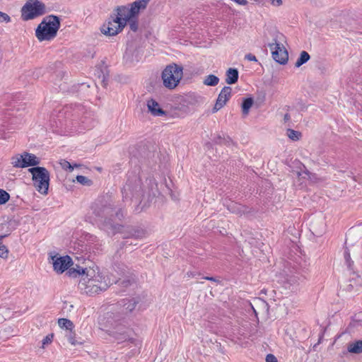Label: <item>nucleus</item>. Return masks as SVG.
I'll list each match as a JSON object with an SVG mask.
<instances>
[{"label": "nucleus", "instance_id": "09e8293b", "mask_svg": "<svg viewBox=\"0 0 362 362\" xmlns=\"http://www.w3.org/2000/svg\"><path fill=\"white\" fill-rule=\"evenodd\" d=\"M74 166V168H78L80 166V165H77V164H74V165H72Z\"/></svg>", "mask_w": 362, "mask_h": 362}, {"label": "nucleus", "instance_id": "393cba45", "mask_svg": "<svg viewBox=\"0 0 362 362\" xmlns=\"http://www.w3.org/2000/svg\"><path fill=\"white\" fill-rule=\"evenodd\" d=\"M309 59H310L309 54L305 51H303L300 52V57L297 59V61L295 64V66L300 67L303 64L306 63Z\"/></svg>", "mask_w": 362, "mask_h": 362}, {"label": "nucleus", "instance_id": "5701e85b", "mask_svg": "<svg viewBox=\"0 0 362 362\" xmlns=\"http://www.w3.org/2000/svg\"><path fill=\"white\" fill-rule=\"evenodd\" d=\"M65 337L69 342L73 346L81 345L83 344L82 341H79L76 339V333L73 331V329L66 332Z\"/></svg>", "mask_w": 362, "mask_h": 362}, {"label": "nucleus", "instance_id": "8fccbe9b", "mask_svg": "<svg viewBox=\"0 0 362 362\" xmlns=\"http://www.w3.org/2000/svg\"><path fill=\"white\" fill-rule=\"evenodd\" d=\"M187 275H188L189 276H193V274H192V273H190V274H189V273H187Z\"/></svg>", "mask_w": 362, "mask_h": 362}, {"label": "nucleus", "instance_id": "dca6fc26", "mask_svg": "<svg viewBox=\"0 0 362 362\" xmlns=\"http://www.w3.org/2000/svg\"><path fill=\"white\" fill-rule=\"evenodd\" d=\"M139 300L136 298H132L128 300L127 302H124L122 308L119 310V311L122 312L124 313V316L133 311Z\"/></svg>", "mask_w": 362, "mask_h": 362}, {"label": "nucleus", "instance_id": "423d86ee", "mask_svg": "<svg viewBox=\"0 0 362 362\" xmlns=\"http://www.w3.org/2000/svg\"><path fill=\"white\" fill-rule=\"evenodd\" d=\"M183 76L181 66L172 64L165 67L162 73V79L165 87L174 89L177 86Z\"/></svg>", "mask_w": 362, "mask_h": 362}, {"label": "nucleus", "instance_id": "f257e3e1", "mask_svg": "<svg viewBox=\"0 0 362 362\" xmlns=\"http://www.w3.org/2000/svg\"><path fill=\"white\" fill-rule=\"evenodd\" d=\"M117 275L109 274L106 271H101L98 267L83 268H71L66 274L71 277L79 278L78 289L81 293L92 296L107 291L113 284L118 282L121 277L127 276L126 269L118 267Z\"/></svg>", "mask_w": 362, "mask_h": 362}, {"label": "nucleus", "instance_id": "a18cd8bd", "mask_svg": "<svg viewBox=\"0 0 362 362\" xmlns=\"http://www.w3.org/2000/svg\"><path fill=\"white\" fill-rule=\"evenodd\" d=\"M122 284H124V286H127V285L130 284V280L129 279L127 281L123 280L122 281Z\"/></svg>", "mask_w": 362, "mask_h": 362}, {"label": "nucleus", "instance_id": "a19ab883", "mask_svg": "<svg viewBox=\"0 0 362 362\" xmlns=\"http://www.w3.org/2000/svg\"><path fill=\"white\" fill-rule=\"evenodd\" d=\"M282 4L281 0H272V4L274 6H279Z\"/></svg>", "mask_w": 362, "mask_h": 362}, {"label": "nucleus", "instance_id": "4468645a", "mask_svg": "<svg viewBox=\"0 0 362 362\" xmlns=\"http://www.w3.org/2000/svg\"><path fill=\"white\" fill-rule=\"evenodd\" d=\"M148 111L154 117L165 116L166 112L160 106L159 103L153 99H149L146 102Z\"/></svg>", "mask_w": 362, "mask_h": 362}, {"label": "nucleus", "instance_id": "c85d7f7f", "mask_svg": "<svg viewBox=\"0 0 362 362\" xmlns=\"http://www.w3.org/2000/svg\"><path fill=\"white\" fill-rule=\"evenodd\" d=\"M10 199L9 194L5 190L0 189V205L6 204Z\"/></svg>", "mask_w": 362, "mask_h": 362}, {"label": "nucleus", "instance_id": "4c0bfd02", "mask_svg": "<svg viewBox=\"0 0 362 362\" xmlns=\"http://www.w3.org/2000/svg\"><path fill=\"white\" fill-rule=\"evenodd\" d=\"M245 58L248 61L257 62V59L256 57L252 54H247L245 55Z\"/></svg>", "mask_w": 362, "mask_h": 362}, {"label": "nucleus", "instance_id": "ddd939ff", "mask_svg": "<svg viewBox=\"0 0 362 362\" xmlns=\"http://www.w3.org/2000/svg\"><path fill=\"white\" fill-rule=\"evenodd\" d=\"M250 304L256 315L259 313L268 314L269 305L265 300L261 298H255L253 302Z\"/></svg>", "mask_w": 362, "mask_h": 362}, {"label": "nucleus", "instance_id": "6ab92c4d", "mask_svg": "<svg viewBox=\"0 0 362 362\" xmlns=\"http://www.w3.org/2000/svg\"><path fill=\"white\" fill-rule=\"evenodd\" d=\"M25 159H23V153L17 154L11 158V164L14 168H25Z\"/></svg>", "mask_w": 362, "mask_h": 362}, {"label": "nucleus", "instance_id": "9d476101", "mask_svg": "<svg viewBox=\"0 0 362 362\" xmlns=\"http://www.w3.org/2000/svg\"><path fill=\"white\" fill-rule=\"evenodd\" d=\"M269 47L272 58L276 62L281 64H285L288 59V54L284 46H274L272 45H268Z\"/></svg>", "mask_w": 362, "mask_h": 362}, {"label": "nucleus", "instance_id": "39448f33", "mask_svg": "<svg viewBox=\"0 0 362 362\" xmlns=\"http://www.w3.org/2000/svg\"><path fill=\"white\" fill-rule=\"evenodd\" d=\"M32 175L33 185L38 192L47 194L49 185V173L43 167H33L28 169Z\"/></svg>", "mask_w": 362, "mask_h": 362}, {"label": "nucleus", "instance_id": "6e6552de", "mask_svg": "<svg viewBox=\"0 0 362 362\" xmlns=\"http://www.w3.org/2000/svg\"><path fill=\"white\" fill-rule=\"evenodd\" d=\"M60 24H39L35 35L40 41L53 39L59 29Z\"/></svg>", "mask_w": 362, "mask_h": 362}, {"label": "nucleus", "instance_id": "7ed1b4c3", "mask_svg": "<svg viewBox=\"0 0 362 362\" xmlns=\"http://www.w3.org/2000/svg\"><path fill=\"white\" fill-rule=\"evenodd\" d=\"M150 0H136L132 4L117 6L113 10V23L134 22L140 12L147 6Z\"/></svg>", "mask_w": 362, "mask_h": 362}, {"label": "nucleus", "instance_id": "f3484780", "mask_svg": "<svg viewBox=\"0 0 362 362\" xmlns=\"http://www.w3.org/2000/svg\"><path fill=\"white\" fill-rule=\"evenodd\" d=\"M272 42L271 43H269L268 45H272L274 46H279V47H281V46H284V43L286 42V36L277 31V30H275L272 33Z\"/></svg>", "mask_w": 362, "mask_h": 362}, {"label": "nucleus", "instance_id": "f704fd0d", "mask_svg": "<svg viewBox=\"0 0 362 362\" xmlns=\"http://www.w3.org/2000/svg\"><path fill=\"white\" fill-rule=\"evenodd\" d=\"M266 362H278V361L274 355L269 354L266 356Z\"/></svg>", "mask_w": 362, "mask_h": 362}, {"label": "nucleus", "instance_id": "0eeeda50", "mask_svg": "<svg viewBox=\"0 0 362 362\" xmlns=\"http://www.w3.org/2000/svg\"><path fill=\"white\" fill-rule=\"evenodd\" d=\"M45 5L38 0H28L21 8L23 21H30L45 13Z\"/></svg>", "mask_w": 362, "mask_h": 362}, {"label": "nucleus", "instance_id": "c03bdc74", "mask_svg": "<svg viewBox=\"0 0 362 362\" xmlns=\"http://www.w3.org/2000/svg\"><path fill=\"white\" fill-rule=\"evenodd\" d=\"M235 1L240 5H245L247 4L246 0H235Z\"/></svg>", "mask_w": 362, "mask_h": 362}, {"label": "nucleus", "instance_id": "ea45409f", "mask_svg": "<svg viewBox=\"0 0 362 362\" xmlns=\"http://www.w3.org/2000/svg\"><path fill=\"white\" fill-rule=\"evenodd\" d=\"M326 230H327V223H326V222H325L322 224V228H321V232H322V234H324V233H326Z\"/></svg>", "mask_w": 362, "mask_h": 362}, {"label": "nucleus", "instance_id": "a878e982", "mask_svg": "<svg viewBox=\"0 0 362 362\" xmlns=\"http://www.w3.org/2000/svg\"><path fill=\"white\" fill-rule=\"evenodd\" d=\"M64 20L62 16L50 15L44 18L41 23H60V21H64Z\"/></svg>", "mask_w": 362, "mask_h": 362}, {"label": "nucleus", "instance_id": "473e14b6", "mask_svg": "<svg viewBox=\"0 0 362 362\" xmlns=\"http://www.w3.org/2000/svg\"><path fill=\"white\" fill-rule=\"evenodd\" d=\"M133 191V189H132V187L129 184H126L124 186V188H123V194H124V196L127 197L129 196V193H132Z\"/></svg>", "mask_w": 362, "mask_h": 362}, {"label": "nucleus", "instance_id": "20e7f679", "mask_svg": "<svg viewBox=\"0 0 362 362\" xmlns=\"http://www.w3.org/2000/svg\"><path fill=\"white\" fill-rule=\"evenodd\" d=\"M98 216L104 218L105 226L107 229H111L112 233L120 231L122 225L117 221H120L124 215L122 209L115 204L109 203L103 206L98 212Z\"/></svg>", "mask_w": 362, "mask_h": 362}, {"label": "nucleus", "instance_id": "f03ea898", "mask_svg": "<svg viewBox=\"0 0 362 362\" xmlns=\"http://www.w3.org/2000/svg\"><path fill=\"white\" fill-rule=\"evenodd\" d=\"M124 313L119 309H112L100 318L99 324L102 329L112 336L118 342H122L129 339V329L127 328L123 322Z\"/></svg>", "mask_w": 362, "mask_h": 362}, {"label": "nucleus", "instance_id": "4be33fe9", "mask_svg": "<svg viewBox=\"0 0 362 362\" xmlns=\"http://www.w3.org/2000/svg\"><path fill=\"white\" fill-rule=\"evenodd\" d=\"M219 82V78L214 74H209L206 76L203 81V83L208 86H215Z\"/></svg>", "mask_w": 362, "mask_h": 362}, {"label": "nucleus", "instance_id": "b1692460", "mask_svg": "<svg viewBox=\"0 0 362 362\" xmlns=\"http://www.w3.org/2000/svg\"><path fill=\"white\" fill-rule=\"evenodd\" d=\"M254 100L252 98H246L242 103V112L243 115L247 116L249 113L250 109L252 106Z\"/></svg>", "mask_w": 362, "mask_h": 362}, {"label": "nucleus", "instance_id": "1a4fd4ad", "mask_svg": "<svg viewBox=\"0 0 362 362\" xmlns=\"http://www.w3.org/2000/svg\"><path fill=\"white\" fill-rule=\"evenodd\" d=\"M54 270L57 273H63L72 264V259L69 256H59L58 255L51 257Z\"/></svg>", "mask_w": 362, "mask_h": 362}, {"label": "nucleus", "instance_id": "f8f14e48", "mask_svg": "<svg viewBox=\"0 0 362 362\" xmlns=\"http://www.w3.org/2000/svg\"><path fill=\"white\" fill-rule=\"evenodd\" d=\"M127 24H102L100 30L106 37H112L122 32Z\"/></svg>", "mask_w": 362, "mask_h": 362}, {"label": "nucleus", "instance_id": "49530a36", "mask_svg": "<svg viewBox=\"0 0 362 362\" xmlns=\"http://www.w3.org/2000/svg\"><path fill=\"white\" fill-rule=\"evenodd\" d=\"M204 279L206 280L216 281V279L214 277L206 276V277H204Z\"/></svg>", "mask_w": 362, "mask_h": 362}, {"label": "nucleus", "instance_id": "58836bf2", "mask_svg": "<svg viewBox=\"0 0 362 362\" xmlns=\"http://www.w3.org/2000/svg\"><path fill=\"white\" fill-rule=\"evenodd\" d=\"M131 30L136 32L139 28V24H129Z\"/></svg>", "mask_w": 362, "mask_h": 362}, {"label": "nucleus", "instance_id": "79ce46f5", "mask_svg": "<svg viewBox=\"0 0 362 362\" xmlns=\"http://www.w3.org/2000/svg\"><path fill=\"white\" fill-rule=\"evenodd\" d=\"M291 119V116L288 113H286L284 115V122H287L288 121H289Z\"/></svg>", "mask_w": 362, "mask_h": 362}, {"label": "nucleus", "instance_id": "e433bc0d", "mask_svg": "<svg viewBox=\"0 0 362 362\" xmlns=\"http://www.w3.org/2000/svg\"><path fill=\"white\" fill-rule=\"evenodd\" d=\"M5 308L0 307V322H3L5 320Z\"/></svg>", "mask_w": 362, "mask_h": 362}, {"label": "nucleus", "instance_id": "2eb2a0df", "mask_svg": "<svg viewBox=\"0 0 362 362\" xmlns=\"http://www.w3.org/2000/svg\"><path fill=\"white\" fill-rule=\"evenodd\" d=\"M23 159H25V168L28 166H35L40 164V160L35 155L24 152L23 153Z\"/></svg>", "mask_w": 362, "mask_h": 362}, {"label": "nucleus", "instance_id": "a211bd4d", "mask_svg": "<svg viewBox=\"0 0 362 362\" xmlns=\"http://www.w3.org/2000/svg\"><path fill=\"white\" fill-rule=\"evenodd\" d=\"M226 83L228 85L235 83L238 80V71L235 68H229L226 73Z\"/></svg>", "mask_w": 362, "mask_h": 362}, {"label": "nucleus", "instance_id": "72a5a7b5", "mask_svg": "<svg viewBox=\"0 0 362 362\" xmlns=\"http://www.w3.org/2000/svg\"><path fill=\"white\" fill-rule=\"evenodd\" d=\"M11 21L8 14L0 11V22H8Z\"/></svg>", "mask_w": 362, "mask_h": 362}, {"label": "nucleus", "instance_id": "bb28decb", "mask_svg": "<svg viewBox=\"0 0 362 362\" xmlns=\"http://www.w3.org/2000/svg\"><path fill=\"white\" fill-rule=\"evenodd\" d=\"M288 137L292 141H298L301 137V133L293 129H288L286 132Z\"/></svg>", "mask_w": 362, "mask_h": 362}, {"label": "nucleus", "instance_id": "2f4dec72", "mask_svg": "<svg viewBox=\"0 0 362 362\" xmlns=\"http://www.w3.org/2000/svg\"><path fill=\"white\" fill-rule=\"evenodd\" d=\"M54 334H50L46 336L43 340L42 341V348L44 349L46 345L52 343L53 339Z\"/></svg>", "mask_w": 362, "mask_h": 362}, {"label": "nucleus", "instance_id": "cd10ccee", "mask_svg": "<svg viewBox=\"0 0 362 362\" xmlns=\"http://www.w3.org/2000/svg\"><path fill=\"white\" fill-rule=\"evenodd\" d=\"M6 236V235H0V257L1 258H6L8 253L6 247L2 244V239Z\"/></svg>", "mask_w": 362, "mask_h": 362}, {"label": "nucleus", "instance_id": "7c9ffc66", "mask_svg": "<svg viewBox=\"0 0 362 362\" xmlns=\"http://www.w3.org/2000/svg\"><path fill=\"white\" fill-rule=\"evenodd\" d=\"M59 165L64 170H69L70 172H72L74 170V166L69 161L64 159L60 160Z\"/></svg>", "mask_w": 362, "mask_h": 362}, {"label": "nucleus", "instance_id": "c756f323", "mask_svg": "<svg viewBox=\"0 0 362 362\" xmlns=\"http://www.w3.org/2000/svg\"><path fill=\"white\" fill-rule=\"evenodd\" d=\"M78 182L83 185H87L89 186L91 185L92 181L89 180L88 177L83 176V175H77L76 177Z\"/></svg>", "mask_w": 362, "mask_h": 362}, {"label": "nucleus", "instance_id": "37998d69", "mask_svg": "<svg viewBox=\"0 0 362 362\" xmlns=\"http://www.w3.org/2000/svg\"><path fill=\"white\" fill-rule=\"evenodd\" d=\"M107 76L103 74L101 79V82L103 83V86H106L105 81L107 80Z\"/></svg>", "mask_w": 362, "mask_h": 362}, {"label": "nucleus", "instance_id": "aec40b11", "mask_svg": "<svg viewBox=\"0 0 362 362\" xmlns=\"http://www.w3.org/2000/svg\"><path fill=\"white\" fill-rule=\"evenodd\" d=\"M348 351L353 354H360L362 352V340L351 343L347 347Z\"/></svg>", "mask_w": 362, "mask_h": 362}, {"label": "nucleus", "instance_id": "9b49d317", "mask_svg": "<svg viewBox=\"0 0 362 362\" xmlns=\"http://www.w3.org/2000/svg\"><path fill=\"white\" fill-rule=\"evenodd\" d=\"M231 91L232 89L229 86H225L223 88L213 108V112L218 111L226 104L227 101L231 96Z\"/></svg>", "mask_w": 362, "mask_h": 362}, {"label": "nucleus", "instance_id": "c9c22d12", "mask_svg": "<svg viewBox=\"0 0 362 362\" xmlns=\"http://www.w3.org/2000/svg\"><path fill=\"white\" fill-rule=\"evenodd\" d=\"M353 280H354L356 284L362 286V274H356V277L353 278Z\"/></svg>", "mask_w": 362, "mask_h": 362}, {"label": "nucleus", "instance_id": "412c9836", "mask_svg": "<svg viewBox=\"0 0 362 362\" xmlns=\"http://www.w3.org/2000/svg\"><path fill=\"white\" fill-rule=\"evenodd\" d=\"M58 325L59 327L66 329V332L74 329V325L73 322L66 318H60L58 320Z\"/></svg>", "mask_w": 362, "mask_h": 362}, {"label": "nucleus", "instance_id": "de8ad7c7", "mask_svg": "<svg viewBox=\"0 0 362 362\" xmlns=\"http://www.w3.org/2000/svg\"><path fill=\"white\" fill-rule=\"evenodd\" d=\"M156 192H157V190L152 192V194L153 197H155L156 195Z\"/></svg>", "mask_w": 362, "mask_h": 362}]
</instances>
